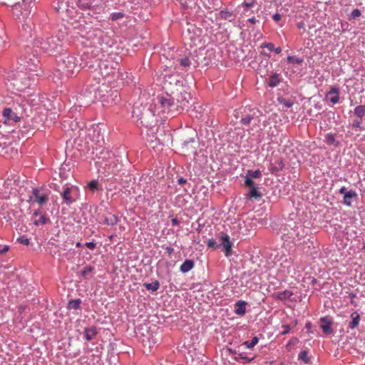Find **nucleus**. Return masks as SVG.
Segmentation results:
<instances>
[{
  "mask_svg": "<svg viewBox=\"0 0 365 365\" xmlns=\"http://www.w3.org/2000/svg\"><path fill=\"white\" fill-rule=\"evenodd\" d=\"M33 4L31 0H22V2H18L12 7L13 15L16 19L24 22L21 31V36L43 53L49 55L60 53L66 43V29L63 31L61 29L56 33L51 34L35 29L34 22L29 18Z\"/></svg>",
  "mask_w": 365,
  "mask_h": 365,
  "instance_id": "nucleus-1",
  "label": "nucleus"
},
{
  "mask_svg": "<svg viewBox=\"0 0 365 365\" xmlns=\"http://www.w3.org/2000/svg\"><path fill=\"white\" fill-rule=\"evenodd\" d=\"M104 129L93 125L88 130L87 144L91 150L93 159L99 173L105 176L118 173L121 168V157L106 146Z\"/></svg>",
  "mask_w": 365,
  "mask_h": 365,
  "instance_id": "nucleus-2",
  "label": "nucleus"
},
{
  "mask_svg": "<svg viewBox=\"0 0 365 365\" xmlns=\"http://www.w3.org/2000/svg\"><path fill=\"white\" fill-rule=\"evenodd\" d=\"M21 71L14 79H8L6 87L13 95L24 94L27 97L33 96L30 91L31 86H35L38 76V63L37 54L31 53L29 50L22 56L19 62Z\"/></svg>",
  "mask_w": 365,
  "mask_h": 365,
  "instance_id": "nucleus-3",
  "label": "nucleus"
},
{
  "mask_svg": "<svg viewBox=\"0 0 365 365\" xmlns=\"http://www.w3.org/2000/svg\"><path fill=\"white\" fill-rule=\"evenodd\" d=\"M56 62L58 70L67 77L78 73L81 68L94 67L89 51L83 52L81 56L63 53L57 56Z\"/></svg>",
  "mask_w": 365,
  "mask_h": 365,
  "instance_id": "nucleus-4",
  "label": "nucleus"
},
{
  "mask_svg": "<svg viewBox=\"0 0 365 365\" xmlns=\"http://www.w3.org/2000/svg\"><path fill=\"white\" fill-rule=\"evenodd\" d=\"M90 58L93 59V68H88L91 73V77L101 83H110L115 77H118L120 72L118 64L108 60L100 61L90 53Z\"/></svg>",
  "mask_w": 365,
  "mask_h": 365,
  "instance_id": "nucleus-5",
  "label": "nucleus"
},
{
  "mask_svg": "<svg viewBox=\"0 0 365 365\" xmlns=\"http://www.w3.org/2000/svg\"><path fill=\"white\" fill-rule=\"evenodd\" d=\"M155 108L158 114L174 116L178 113V106L174 98L169 93L158 95L154 100Z\"/></svg>",
  "mask_w": 365,
  "mask_h": 365,
  "instance_id": "nucleus-6",
  "label": "nucleus"
},
{
  "mask_svg": "<svg viewBox=\"0 0 365 365\" xmlns=\"http://www.w3.org/2000/svg\"><path fill=\"white\" fill-rule=\"evenodd\" d=\"M143 97H140L138 101L135 102L133 106L132 117L141 125L148 127L151 125L149 118L153 117V114L147 104H143Z\"/></svg>",
  "mask_w": 365,
  "mask_h": 365,
  "instance_id": "nucleus-7",
  "label": "nucleus"
},
{
  "mask_svg": "<svg viewBox=\"0 0 365 365\" xmlns=\"http://www.w3.org/2000/svg\"><path fill=\"white\" fill-rule=\"evenodd\" d=\"M50 195L51 190L46 187H34L29 195V202L31 205L43 206L48 202Z\"/></svg>",
  "mask_w": 365,
  "mask_h": 365,
  "instance_id": "nucleus-8",
  "label": "nucleus"
},
{
  "mask_svg": "<svg viewBox=\"0 0 365 365\" xmlns=\"http://www.w3.org/2000/svg\"><path fill=\"white\" fill-rule=\"evenodd\" d=\"M282 233L287 235V239H300L304 235V227L300 222L291 220L282 228Z\"/></svg>",
  "mask_w": 365,
  "mask_h": 365,
  "instance_id": "nucleus-9",
  "label": "nucleus"
},
{
  "mask_svg": "<svg viewBox=\"0 0 365 365\" xmlns=\"http://www.w3.org/2000/svg\"><path fill=\"white\" fill-rule=\"evenodd\" d=\"M30 98L31 97L26 96L24 94L13 95L11 97L12 104L9 108L23 115L27 108L26 107L33 101V99L31 100Z\"/></svg>",
  "mask_w": 365,
  "mask_h": 365,
  "instance_id": "nucleus-10",
  "label": "nucleus"
},
{
  "mask_svg": "<svg viewBox=\"0 0 365 365\" xmlns=\"http://www.w3.org/2000/svg\"><path fill=\"white\" fill-rule=\"evenodd\" d=\"M96 98V88L93 87L86 88L83 93H80L77 96L75 106L78 107H86L93 103Z\"/></svg>",
  "mask_w": 365,
  "mask_h": 365,
  "instance_id": "nucleus-11",
  "label": "nucleus"
},
{
  "mask_svg": "<svg viewBox=\"0 0 365 365\" xmlns=\"http://www.w3.org/2000/svg\"><path fill=\"white\" fill-rule=\"evenodd\" d=\"M2 115L4 118V123L13 125L21 121L23 115L14 111L10 108H5L2 111Z\"/></svg>",
  "mask_w": 365,
  "mask_h": 365,
  "instance_id": "nucleus-12",
  "label": "nucleus"
},
{
  "mask_svg": "<svg viewBox=\"0 0 365 365\" xmlns=\"http://www.w3.org/2000/svg\"><path fill=\"white\" fill-rule=\"evenodd\" d=\"M191 99L192 98L190 93L182 92L180 93L175 101V105L178 106V113L189 107Z\"/></svg>",
  "mask_w": 365,
  "mask_h": 365,
  "instance_id": "nucleus-13",
  "label": "nucleus"
},
{
  "mask_svg": "<svg viewBox=\"0 0 365 365\" xmlns=\"http://www.w3.org/2000/svg\"><path fill=\"white\" fill-rule=\"evenodd\" d=\"M255 113V110L250 106H245L241 112L240 123L245 125H250Z\"/></svg>",
  "mask_w": 365,
  "mask_h": 365,
  "instance_id": "nucleus-14",
  "label": "nucleus"
},
{
  "mask_svg": "<svg viewBox=\"0 0 365 365\" xmlns=\"http://www.w3.org/2000/svg\"><path fill=\"white\" fill-rule=\"evenodd\" d=\"M221 245L223 247V252L227 257L232 255V247L233 243L230 241V237L227 234H222L220 237Z\"/></svg>",
  "mask_w": 365,
  "mask_h": 365,
  "instance_id": "nucleus-15",
  "label": "nucleus"
},
{
  "mask_svg": "<svg viewBox=\"0 0 365 365\" xmlns=\"http://www.w3.org/2000/svg\"><path fill=\"white\" fill-rule=\"evenodd\" d=\"M284 165L280 158H276L273 162H270L268 169L271 174L277 175L279 172L283 170Z\"/></svg>",
  "mask_w": 365,
  "mask_h": 365,
  "instance_id": "nucleus-16",
  "label": "nucleus"
},
{
  "mask_svg": "<svg viewBox=\"0 0 365 365\" xmlns=\"http://www.w3.org/2000/svg\"><path fill=\"white\" fill-rule=\"evenodd\" d=\"M325 100L333 105L339 103V89L337 87H332L325 95Z\"/></svg>",
  "mask_w": 365,
  "mask_h": 365,
  "instance_id": "nucleus-17",
  "label": "nucleus"
},
{
  "mask_svg": "<svg viewBox=\"0 0 365 365\" xmlns=\"http://www.w3.org/2000/svg\"><path fill=\"white\" fill-rule=\"evenodd\" d=\"M283 78L282 75L278 73H272L267 79V86L270 88L277 87L282 81Z\"/></svg>",
  "mask_w": 365,
  "mask_h": 365,
  "instance_id": "nucleus-18",
  "label": "nucleus"
},
{
  "mask_svg": "<svg viewBox=\"0 0 365 365\" xmlns=\"http://www.w3.org/2000/svg\"><path fill=\"white\" fill-rule=\"evenodd\" d=\"M320 327L325 334H331L333 332L331 327L332 322L327 317H322L320 319Z\"/></svg>",
  "mask_w": 365,
  "mask_h": 365,
  "instance_id": "nucleus-19",
  "label": "nucleus"
},
{
  "mask_svg": "<svg viewBox=\"0 0 365 365\" xmlns=\"http://www.w3.org/2000/svg\"><path fill=\"white\" fill-rule=\"evenodd\" d=\"M61 196L63 198V202L67 205H71L75 201L71 197V187H64L63 191L61 193Z\"/></svg>",
  "mask_w": 365,
  "mask_h": 365,
  "instance_id": "nucleus-20",
  "label": "nucleus"
},
{
  "mask_svg": "<svg viewBox=\"0 0 365 365\" xmlns=\"http://www.w3.org/2000/svg\"><path fill=\"white\" fill-rule=\"evenodd\" d=\"M31 123V128L32 129L39 130L42 126V118L40 116H34L32 118L25 119V123Z\"/></svg>",
  "mask_w": 365,
  "mask_h": 365,
  "instance_id": "nucleus-21",
  "label": "nucleus"
},
{
  "mask_svg": "<svg viewBox=\"0 0 365 365\" xmlns=\"http://www.w3.org/2000/svg\"><path fill=\"white\" fill-rule=\"evenodd\" d=\"M98 334L97 328L95 326L84 329V336L87 341L93 339Z\"/></svg>",
  "mask_w": 365,
  "mask_h": 365,
  "instance_id": "nucleus-22",
  "label": "nucleus"
},
{
  "mask_svg": "<svg viewBox=\"0 0 365 365\" xmlns=\"http://www.w3.org/2000/svg\"><path fill=\"white\" fill-rule=\"evenodd\" d=\"M230 352L235 354L232 359L235 361H240L242 359L245 362H251L254 359V357H249L245 353H237L236 351L232 349H230Z\"/></svg>",
  "mask_w": 365,
  "mask_h": 365,
  "instance_id": "nucleus-23",
  "label": "nucleus"
},
{
  "mask_svg": "<svg viewBox=\"0 0 365 365\" xmlns=\"http://www.w3.org/2000/svg\"><path fill=\"white\" fill-rule=\"evenodd\" d=\"M246 304L245 301L239 300L235 304V313L239 316H243L246 312Z\"/></svg>",
  "mask_w": 365,
  "mask_h": 365,
  "instance_id": "nucleus-24",
  "label": "nucleus"
},
{
  "mask_svg": "<svg viewBox=\"0 0 365 365\" xmlns=\"http://www.w3.org/2000/svg\"><path fill=\"white\" fill-rule=\"evenodd\" d=\"M195 266L192 259H185L180 267V271L182 273H187L190 271Z\"/></svg>",
  "mask_w": 365,
  "mask_h": 365,
  "instance_id": "nucleus-25",
  "label": "nucleus"
},
{
  "mask_svg": "<svg viewBox=\"0 0 365 365\" xmlns=\"http://www.w3.org/2000/svg\"><path fill=\"white\" fill-rule=\"evenodd\" d=\"M176 61L179 63L181 69H187L191 65V60L189 56L185 55L181 58H178Z\"/></svg>",
  "mask_w": 365,
  "mask_h": 365,
  "instance_id": "nucleus-26",
  "label": "nucleus"
},
{
  "mask_svg": "<svg viewBox=\"0 0 365 365\" xmlns=\"http://www.w3.org/2000/svg\"><path fill=\"white\" fill-rule=\"evenodd\" d=\"M357 196V194L356 191L354 190H349L347 192L345 193V195L344 196V204L346 206H351L352 203V200L355 198Z\"/></svg>",
  "mask_w": 365,
  "mask_h": 365,
  "instance_id": "nucleus-27",
  "label": "nucleus"
},
{
  "mask_svg": "<svg viewBox=\"0 0 365 365\" xmlns=\"http://www.w3.org/2000/svg\"><path fill=\"white\" fill-rule=\"evenodd\" d=\"M76 4L79 9L86 11L91 9L92 6V0H75Z\"/></svg>",
  "mask_w": 365,
  "mask_h": 365,
  "instance_id": "nucleus-28",
  "label": "nucleus"
},
{
  "mask_svg": "<svg viewBox=\"0 0 365 365\" xmlns=\"http://www.w3.org/2000/svg\"><path fill=\"white\" fill-rule=\"evenodd\" d=\"M118 222V217L115 215L110 214L103 218V224L110 226L115 225Z\"/></svg>",
  "mask_w": 365,
  "mask_h": 365,
  "instance_id": "nucleus-29",
  "label": "nucleus"
},
{
  "mask_svg": "<svg viewBox=\"0 0 365 365\" xmlns=\"http://www.w3.org/2000/svg\"><path fill=\"white\" fill-rule=\"evenodd\" d=\"M107 100H103L108 103H117L120 101V95L117 90L111 91L110 94L107 96Z\"/></svg>",
  "mask_w": 365,
  "mask_h": 365,
  "instance_id": "nucleus-30",
  "label": "nucleus"
},
{
  "mask_svg": "<svg viewBox=\"0 0 365 365\" xmlns=\"http://www.w3.org/2000/svg\"><path fill=\"white\" fill-rule=\"evenodd\" d=\"M351 321L349 322L348 327L351 329H355L359 323L360 316L357 312H353L351 314Z\"/></svg>",
  "mask_w": 365,
  "mask_h": 365,
  "instance_id": "nucleus-31",
  "label": "nucleus"
},
{
  "mask_svg": "<svg viewBox=\"0 0 365 365\" xmlns=\"http://www.w3.org/2000/svg\"><path fill=\"white\" fill-rule=\"evenodd\" d=\"M354 115L358 118H364L365 116V105L357 106L354 109Z\"/></svg>",
  "mask_w": 365,
  "mask_h": 365,
  "instance_id": "nucleus-32",
  "label": "nucleus"
},
{
  "mask_svg": "<svg viewBox=\"0 0 365 365\" xmlns=\"http://www.w3.org/2000/svg\"><path fill=\"white\" fill-rule=\"evenodd\" d=\"M233 12L228 10H222L219 13V18L224 20L231 21L233 19Z\"/></svg>",
  "mask_w": 365,
  "mask_h": 365,
  "instance_id": "nucleus-33",
  "label": "nucleus"
},
{
  "mask_svg": "<svg viewBox=\"0 0 365 365\" xmlns=\"http://www.w3.org/2000/svg\"><path fill=\"white\" fill-rule=\"evenodd\" d=\"M49 222V218L46 216L45 214H42L38 216V219H36L34 220V224L36 226L43 225Z\"/></svg>",
  "mask_w": 365,
  "mask_h": 365,
  "instance_id": "nucleus-34",
  "label": "nucleus"
},
{
  "mask_svg": "<svg viewBox=\"0 0 365 365\" xmlns=\"http://www.w3.org/2000/svg\"><path fill=\"white\" fill-rule=\"evenodd\" d=\"M298 360L307 364L310 363V358L308 356V351L307 350H302L298 354Z\"/></svg>",
  "mask_w": 365,
  "mask_h": 365,
  "instance_id": "nucleus-35",
  "label": "nucleus"
},
{
  "mask_svg": "<svg viewBox=\"0 0 365 365\" xmlns=\"http://www.w3.org/2000/svg\"><path fill=\"white\" fill-rule=\"evenodd\" d=\"M81 304V299L70 300L68 303V308L70 309L77 310V309H80Z\"/></svg>",
  "mask_w": 365,
  "mask_h": 365,
  "instance_id": "nucleus-36",
  "label": "nucleus"
},
{
  "mask_svg": "<svg viewBox=\"0 0 365 365\" xmlns=\"http://www.w3.org/2000/svg\"><path fill=\"white\" fill-rule=\"evenodd\" d=\"M277 101L280 105H283L287 108L292 107L294 105L293 101H292L290 99H286L282 96L278 97Z\"/></svg>",
  "mask_w": 365,
  "mask_h": 365,
  "instance_id": "nucleus-37",
  "label": "nucleus"
},
{
  "mask_svg": "<svg viewBox=\"0 0 365 365\" xmlns=\"http://www.w3.org/2000/svg\"><path fill=\"white\" fill-rule=\"evenodd\" d=\"M292 294L293 293L291 291L284 290L282 292H277L276 297L277 299L280 300H285L289 299Z\"/></svg>",
  "mask_w": 365,
  "mask_h": 365,
  "instance_id": "nucleus-38",
  "label": "nucleus"
},
{
  "mask_svg": "<svg viewBox=\"0 0 365 365\" xmlns=\"http://www.w3.org/2000/svg\"><path fill=\"white\" fill-rule=\"evenodd\" d=\"M144 287L148 290H151L153 292L157 291L160 287V283L158 281L155 280L151 283H145Z\"/></svg>",
  "mask_w": 365,
  "mask_h": 365,
  "instance_id": "nucleus-39",
  "label": "nucleus"
},
{
  "mask_svg": "<svg viewBox=\"0 0 365 365\" xmlns=\"http://www.w3.org/2000/svg\"><path fill=\"white\" fill-rule=\"evenodd\" d=\"M93 269H94V267L91 265L86 266L83 268V269L81 271V276L85 279H89L90 277H92V276H90V274L92 273Z\"/></svg>",
  "mask_w": 365,
  "mask_h": 365,
  "instance_id": "nucleus-40",
  "label": "nucleus"
},
{
  "mask_svg": "<svg viewBox=\"0 0 365 365\" xmlns=\"http://www.w3.org/2000/svg\"><path fill=\"white\" fill-rule=\"evenodd\" d=\"M363 118H356L353 120L351 124V127L354 128L356 130H364V127L362 126Z\"/></svg>",
  "mask_w": 365,
  "mask_h": 365,
  "instance_id": "nucleus-41",
  "label": "nucleus"
},
{
  "mask_svg": "<svg viewBox=\"0 0 365 365\" xmlns=\"http://www.w3.org/2000/svg\"><path fill=\"white\" fill-rule=\"evenodd\" d=\"M259 341L257 336H254L251 341H245L242 343V345L245 346L247 349H252Z\"/></svg>",
  "mask_w": 365,
  "mask_h": 365,
  "instance_id": "nucleus-42",
  "label": "nucleus"
},
{
  "mask_svg": "<svg viewBox=\"0 0 365 365\" xmlns=\"http://www.w3.org/2000/svg\"><path fill=\"white\" fill-rule=\"evenodd\" d=\"M87 188L89 189L93 192L98 190L100 189L98 182L96 180H93L87 183Z\"/></svg>",
  "mask_w": 365,
  "mask_h": 365,
  "instance_id": "nucleus-43",
  "label": "nucleus"
},
{
  "mask_svg": "<svg viewBox=\"0 0 365 365\" xmlns=\"http://www.w3.org/2000/svg\"><path fill=\"white\" fill-rule=\"evenodd\" d=\"M287 60L288 63L292 65L301 64L303 62V58L292 56H289Z\"/></svg>",
  "mask_w": 365,
  "mask_h": 365,
  "instance_id": "nucleus-44",
  "label": "nucleus"
},
{
  "mask_svg": "<svg viewBox=\"0 0 365 365\" xmlns=\"http://www.w3.org/2000/svg\"><path fill=\"white\" fill-rule=\"evenodd\" d=\"M247 175H249L252 179L253 178L257 179V178H261V176H262V173L259 170H247Z\"/></svg>",
  "mask_w": 365,
  "mask_h": 365,
  "instance_id": "nucleus-45",
  "label": "nucleus"
},
{
  "mask_svg": "<svg viewBox=\"0 0 365 365\" xmlns=\"http://www.w3.org/2000/svg\"><path fill=\"white\" fill-rule=\"evenodd\" d=\"M249 196L250 197H255V198H258V197H261V193L259 192V191L257 190V187H252L250 188V190L249 192Z\"/></svg>",
  "mask_w": 365,
  "mask_h": 365,
  "instance_id": "nucleus-46",
  "label": "nucleus"
},
{
  "mask_svg": "<svg viewBox=\"0 0 365 365\" xmlns=\"http://www.w3.org/2000/svg\"><path fill=\"white\" fill-rule=\"evenodd\" d=\"M31 123H25V120H23L22 133H29V132L34 131L35 129L31 128Z\"/></svg>",
  "mask_w": 365,
  "mask_h": 365,
  "instance_id": "nucleus-47",
  "label": "nucleus"
},
{
  "mask_svg": "<svg viewBox=\"0 0 365 365\" xmlns=\"http://www.w3.org/2000/svg\"><path fill=\"white\" fill-rule=\"evenodd\" d=\"M16 241L24 245H29L30 244V240L26 236H21L18 237Z\"/></svg>",
  "mask_w": 365,
  "mask_h": 365,
  "instance_id": "nucleus-48",
  "label": "nucleus"
},
{
  "mask_svg": "<svg viewBox=\"0 0 365 365\" xmlns=\"http://www.w3.org/2000/svg\"><path fill=\"white\" fill-rule=\"evenodd\" d=\"M261 48H267L269 51H273L274 49V45L272 43H262L260 46Z\"/></svg>",
  "mask_w": 365,
  "mask_h": 365,
  "instance_id": "nucleus-49",
  "label": "nucleus"
},
{
  "mask_svg": "<svg viewBox=\"0 0 365 365\" xmlns=\"http://www.w3.org/2000/svg\"><path fill=\"white\" fill-rule=\"evenodd\" d=\"M123 16L124 14L122 12H114L110 14V18L113 21H116L118 19L123 18Z\"/></svg>",
  "mask_w": 365,
  "mask_h": 365,
  "instance_id": "nucleus-50",
  "label": "nucleus"
},
{
  "mask_svg": "<svg viewBox=\"0 0 365 365\" xmlns=\"http://www.w3.org/2000/svg\"><path fill=\"white\" fill-rule=\"evenodd\" d=\"M207 245L210 248L216 249L218 247L216 241L214 239H210L207 240Z\"/></svg>",
  "mask_w": 365,
  "mask_h": 365,
  "instance_id": "nucleus-51",
  "label": "nucleus"
},
{
  "mask_svg": "<svg viewBox=\"0 0 365 365\" xmlns=\"http://www.w3.org/2000/svg\"><path fill=\"white\" fill-rule=\"evenodd\" d=\"M245 185L247 186V187H250V188L252 187H254L253 185H254V182L252 180V178H251L249 175H246L245 176Z\"/></svg>",
  "mask_w": 365,
  "mask_h": 365,
  "instance_id": "nucleus-52",
  "label": "nucleus"
},
{
  "mask_svg": "<svg viewBox=\"0 0 365 365\" xmlns=\"http://www.w3.org/2000/svg\"><path fill=\"white\" fill-rule=\"evenodd\" d=\"M360 16H361V11L359 9H354L350 14V16L352 19H356V18L359 17Z\"/></svg>",
  "mask_w": 365,
  "mask_h": 365,
  "instance_id": "nucleus-53",
  "label": "nucleus"
},
{
  "mask_svg": "<svg viewBox=\"0 0 365 365\" xmlns=\"http://www.w3.org/2000/svg\"><path fill=\"white\" fill-rule=\"evenodd\" d=\"M326 140L328 143H334L335 142V137L331 133H328L326 135Z\"/></svg>",
  "mask_w": 365,
  "mask_h": 365,
  "instance_id": "nucleus-54",
  "label": "nucleus"
},
{
  "mask_svg": "<svg viewBox=\"0 0 365 365\" xmlns=\"http://www.w3.org/2000/svg\"><path fill=\"white\" fill-rule=\"evenodd\" d=\"M96 32V36H98V38H97V43H99V44H101V38L103 36V31L101 30H96L95 31Z\"/></svg>",
  "mask_w": 365,
  "mask_h": 365,
  "instance_id": "nucleus-55",
  "label": "nucleus"
},
{
  "mask_svg": "<svg viewBox=\"0 0 365 365\" xmlns=\"http://www.w3.org/2000/svg\"><path fill=\"white\" fill-rule=\"evenodd\" d=\"M85 246L90 250H94L96 248V244L94 241L88 242L85 244Z\"/></svg>",
  "mask_w": 365,
  "mask_h": 365,
  "instance_id": "nucleus-56",
  "label": "nucleus"
},
{
  "mask_svg": "<svg viewBox=\"0 0 365 365\" xmlns=\"http://www.w3.org/2000/svg\"><path fill=\"white\" fill-rule=\"evenodd\" d=\"M9 148V146H2L1 143H0V153L1 155L6 154Z\"/></svg>",
  "mask_w": 365,
  "mask_h": 365,
  "instance_id": "nucleus-57",
  "label": "nucleus"
},
{
  "mask_svg": "<svg viewBox=\"0 0 365 365\" xmlns=\"http://www.w3.org/2000/svg\"><path fill=\"white\" fill-rule=\"evenodd\" d=\"M255 2L254 1H250V2H247V1H245L243 4H242V6L245 8V9H249L250 7H252L253 5H254Z\"/></svg>",
  "mask_w": 365,
  "mask_h": 365,
  "instance_id": "nucleus-58",
  "label": "nucleus"
},
{
  "mask_svg": "<svg viewBox=\"0 0 365 365\" xmlns=\"http://www.w3.org/2000/svg\"><path fill=\"white\" fill-rule=\"evenodd\" d=\"M272 19L274 21L278 22L281 20L282 16L279 14H274Z\"/></svg>",
  "mask_w": 365,
  "mask_h": 365,
  "instance_id": "nucleus-59",
  "label": "nucleus"
},
{
  "mask_svg": "<svg viewBox=\"0 0 365 365\" xmlns=\"http://www.w3.org/2000/svg\"><path fill=\"white\" fill-rule=\"evenodd\" d=\"M43 212L40 209L35 210L33 213V216L35 217H38L41 215H42Z\"/></svg>",
  "mask_w": 365,
  "mask_h": 365,
  "instance_id": "nucleus-60",
  "label": "nucleus"
},
{
  "mask_svg": "<svg viewBox=\"0 0 365 365\" xmlns=\"http://www.w3.org/2000/svg\"><path fill=\"white\" fill-rule=\"evenodd\" d=\"M282 328H283V331H282V334H286L289 333V329H290L289 325H283Z\"/></svg>",
  "mask_w": 365,
  "mask_h": 365,
  "instance_id": "nucleus-61",
  "label": "nucleus"
},
{
  "mask_svg": "<svg viewBox=\"0 0 365 365\" xmlns=\"http://www.w3.org/2000/svg\"><path fill=\"white\" fill-rule=\"evenodd\" d=\"M195 139L193 138H190L187 140H185L183 142L182 145L185 147H187L190 143H194Z\"/></svg>",
  "mask_w": 365,
  "mask_h": 365,
  "instance_id": "nucleus-62",
  "label": "nucleus"
},
{
  "mask_svg": "<svg viewBox=\"0 0 365 365\" xmlns=\"http://www.w3.org/2000/svg\"><path fill=\"white\" fill-rule=\"evenodd\" d=\"M171 223L173 226H178L180 224V221L177 218H173L171 220Z\"/></svg>",
  "mask_w": 365,
  "mask_h": 365,
  "instance_id": "nucleus-63",
  "label": "nucleus"
},
{
  "mask_svg": "<svg viewBox=\"0 0 365 365\" xmlns=\"http://www.w3.org/2000/svg\"><path fill=\"white\" fill-rule=\"evenodd\" d=\"M165 250L166 252H167L168 254H169V255L173 254V252H174V249H173V247H166L165 248Z\"/></svg>",
  "mask_w": 365,
  "mask_h": 365,
  "instance_id": "nucleus-64",
  "label": "nucleus"
}]
</instances>
